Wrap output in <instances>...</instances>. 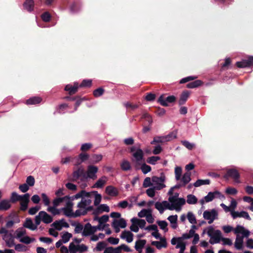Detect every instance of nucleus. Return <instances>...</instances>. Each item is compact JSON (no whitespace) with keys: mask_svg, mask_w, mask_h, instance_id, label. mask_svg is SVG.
Listing matches in <instances>:
<instances>
[{"mask_svg":"<svg viewBox=\"0 0 253 253\" xmlns=\"http://www.w3.org/2000/svg\"><path fill=\"white\" fill-rule=\"evenodd\" d=\"M236 65L239 68H246L253 65V56H249L247 59L237 62Z\"/></svg>","mask_w":253,"mask_h":253,"instance_id":"412c9836","label":"nucleus"},{"mask_svg":"<svg viewBox=\"0 0 253 253\" xmlns=\"http://www.w3.org/2000/svg\"><path fill=\"white\" fill-rule=\"evenodd\" d=\"M166 178L165 175H161L160 177H152V187L156 190H160L166 187L165 182Z\"/></svg>","mask_w":253,"mask_h":253,"instance_id":"9d476101","label":"nucleus"},{"mask_svg":"<svg viewBox=\"0 0 253 253\" xmlns=\"http://www.w3.org/2000/svg\"><path fill=\"white\" fill-rule=\"evenodd\" d=\"M41 196L44 205L45 206H49L50 204V200L46 194L45 193H42L41 194Z\"/></svg>","mask_w":253,"mask_h":253,"instance_id":"0e129e2a","label":"nucleus"},{"mask_svg":"<svg viewBox=\"0 0 253 253\" xmlns=\"http://www.w3.org/2000/svg\"><path fill=\"white\" fill-rule=\"evenodd\" d=\"M26 234V231L23 227L19 228L15 231V237L19 240L24 236Z\"/></svg>","mask_w":253,"mask_h":253,"instance_id":"e433bc0d","label":"nucleus"},{"mask_svg":"<svg viewBox=\"0 0 253 253\" xmlns=\"http://www.w3.org/2000/svg\"><path fill=\"white\" fill-rule=\"evenodd\" d=\"M158 224L162 229L165 232H167L168 230V229L167 228L168 226V223L166 221L162 220V221H159L158 222Z\"/></svg>","mask_w":253,"mask_h":253,"instance_id":"052dcab7","label":"nucleus"},{"mask_svg":"<svg viewBox=\"0 0 253 253\" xmlns=\"http://www.w3.org/2000/svg\"><path fill=\"white\" fill-rule=\"evenodd\" d=\"M225 192L228 195H235L237 193L238 191L235 188L229 187L226 189Z\"/></svg>","mask_w":253,"mask_h":253,"instance_id":"338daca9","label":"nucleus"},{"mask_svg":"<svg viewBox=\"0 0 253 253\" xmlns=\"http://www.w3.org/2000/svg\"><path fill=\"white\" fill-rule=\"evenodd\" d=\"M182 173V169L180 167H176L174 169L175 178L176 181H179L181 179Z\"/></svg>","mask_w":253,"mask_h":253,"instance_id":"49530a36","label":"nucleus"},{"mask_svg":"<svg viewBox=\"0 0 253 253\" xmlns=\"http://www.w3.org/2000/svg\"><path fill=\"white\" fill-rule=\"evenodd\" d=\"M232 216L233 218L237 217H243L248 220H251V218L249 213L245 211H232L231 212Z\"/></svg>","mask_w":253,"mask_h":253,"instance_id":"393cba45","label":"nucleus"},{"mask_svg":"<svg viewBox=\"0 0 253 253\" xmlns=\"http://www.w3.org/2000/svg\"><path fill=\"white\" fill-rule=\"evenodd\" d=\"M146 240H139L135 242L134 248L135 250L139 253H141L142 249L146 244Z\"/></svg>","mask_w":253,"mask_h":253,"instance_id":"72a5a7b5","label":"nucleus"},{"mask_svg":"<svg viewBox=\"0 0 253 253\" xmlns=\"http://www.w3.org/2000/svg\"><path fill=\"white\" fill-rule=\"evenodd\" d=\"M42 101V98L39 97H33L29 98L26 101L28 105H35L40 103Z\"/></svg>","mask_w":253,"mask_h":253,"instance_id":"ea45409f","label":"nucleus"},{"mask_svg":"<svg viewBox=\"0 0 253 253\" xmlns=\"http://www.w3.org/2000/svg\"><path fill=\"white\" fill-rule=\"evenodd\" d=\"M84 173V169H79L73 173V177L75 180L78 179Z\"/></svg>","mask_w":253,"mask_h":253,"instance_id":"4d7b16f0","label":"nucleus"},{"mask_svg":"<svg viewBox=\"0 0 253 253\" xmlns=\"http://www.w3.org/2000/svg\"><path fill=\"white\" fill-rule=\"evenodd\" d=\"M189 94L188 91H184L182 93L179 100V105H182L185 103L189 97Z\"/></svg>","mask_w":253,"mask_h":253,"instance_id":"58836bf2","label":"nucleus"},{"mask_svg":"<svg viewBox=\"0 0 253 253\" xmlns=\"http://www.w3.org/2000/svg\"><path fill=\"white\" fill-rule=\"evenodd\" d=\"M105 193L109 196L112 197H116L119 194L118 189L116 187L111 185L106 187Z\"/></svg>","mask_w":253,"mask_h":253,"instance_id":"c85d7f7f","label":"nucleus"},{"mask_svg":"<svg viewBox=\"0 0 253 253\" xmlns=\"http://www.w3.org/2000/svg\"><path fill=\"white\" fill-rule=\"evenodd\" d=\"M94 220H97L98 222L105 223L109 220V216L107 215H104L100 217H95Z\"/></svg>","mask_w":253,"mask_h":253,"instance_id":"69168bd1","label":"nucleus"},{"mask_svg":"<svg viewBox=\"0 0 253 253\" xmlns=\"http://www.w3.org/2000/svg\"><path fill=\"white\" fill-rule=\"evenodd\" d=\"M41 221L46 224L50 223L52 221V217L45 211H41L35 217V222L37 225H39Z\"/></svg>","mask_w":253,"mask_h":253,"instance_id":"1a4fd4ad","label":"nucleus"},{"mask_svg":"<svg viewBox=\"0 0 253 253\" xmlns=\"http://www.w3.org/2000/svg\"><path fill=\"white\" fill-rule=\"evenodd\" d=\"M109 224L99 222L97 226H92L89 223H87L84 226V230L88 235H90L91 233H95L97 231H102L106 227H109Z\"/></svg>","mask_w":253,"mask_h":253,"instance_id":"423d86ee","label":"nucleus"},{"mask_svg":"<svg viewBox=\"0 0 253 253\" xmlns=\"http://www.w3.org/2000/svg\"><path fill=\"white\" fill-rule=\"evenodd\" d=\"M143 186L145 188L151 186H152V178H151L149 177L145 178L143 181Z\"/></svg>","mask_w":253,"mask_h":253,"instance_id":"680f3d73","label":"nucleus"},{"mask_svg":"<svg viewBox=\"0 0 253 253\" xmlns=\"http://www.w3.org/2000/svg\"><path fill=\"white\" fill-rule=\"evenodd\" d=\"M175 101V97L173 95L169 96L165 98L163 96H161L159 98V102L164 106H168L169 104L174 102Z\"/></svg>","mask_w":253,"mask_h":253,"instance_id":"aec40b11","label":"nucleus"},{"mask_svg":"<svg viewBox=\"0 0 253 253\" xmlns=\"http://www.w3.org/2000/svg\"><path fill=\"white\" fill-rule=\"evenodd\" d=\"M177 218L178 216L176 214L170 215L168 217V220L170 222L173 229H176L177 227Z\"/></svg>","mask_w":253,"mask_h":253,"instance_id":"f704fd0d","label":"nucleus"},{"mask_svg":"<svg viewBox=\"0 0 253 253\" xmlns=\"http://www.w3.org/2000/svg\"><path fill=\"white\" fill-rule=\"evenodd\" d=\"M224 177H231L236 183H239L240 182L239 180L240 174L238 171L235 169H229L227 171V173Z\"/></svg>","mask_w":253,"mask_h":253,"instance_id":"a211bd4d","label":"nucleus"},{"mask_svg":"<svg viewBox=\"0 0 253 253\" xmlns=\"http://www.w3.org/2000/svg\"><path fill=\"white\" fill-rule=\"evenodd\" d=\"M203 217L209 224H211L214 220L217 219L218 212L214 209L206 210L203 213Z\"/></svg>","mask_w":253,"mask_h":253,"instance_id":"9b49d317","label":"nucleus"},{"mask_svg":"<svg viewBox=\"0 0 253 253\" xmlns=\"http://www.w3.org/2000/svg\"><path fill=\"white\" fill-rule=\"evenodd\" d=\"M96 193H97V191L86 192L85 190H82L76 194L72 196H70V197L71 200L74 201L75 200H77L79 198L83 199L84 197L90 198V196L96 194Z\"/></svg>","mask_w":253,"mask_h":253,"instance_id":"4468645a","label":"nucleus"},{"mask_svg":"<svg viewBox=\"0 0 253 253\" xmlns=\"http://www.w3.org/2000/svg\"><path fill=\"white\" fill-rule=\"evenodd\" d=\"M207 233L209 237H210L209 243L211 244L219 243L221 241V232L219 230H215L212 226H210L205 229L203 234Z\"/></svg>","mask_w":253,"mask_h":253,"instance_id":"7ed1b4c3","label":"nucleus"},{"mask_svg":"<svg viewBox=\"0 0 253 253\" xmlns=\"http://www.w3.org/2000/svg\"><path fill=\"white\" fill-rule=\"evenodd\" d=\"M73 208L63 207L61 208V214L69 217H77L75 211H73Z\"/></svg>","mask_w":253,"mask_h":253,"instance_id":"b1692460","label":"nucleus"},{"mask_svg":"<svg viewBox=\"0 0 253 253\" xmlns=\"http://www.w3.org/2000/svg\"><path fill=\"white\" fill-rule=\"evenodd\" d=\"M34 238H31L26 235L23 236L21 239L19 240V241L21 243H23L26 244H29L32 242L35 241Z\"/></svg>","mask_w":253,"mask_h":253,"instance_id":"3c124183","label":"nucleus"},{"mask_svg":"<svg viewBox=\"0 0 253 253\" xmlns=\"http://www.w3.org/2000/svg\"><path fill=\"white\" fill-rule=\"evenodd\" d=\"M155 208L162 214L166 210H170L169 202L167 201L157 202L155 204Z\"/></svg>","mask_w":253,"mask_h":253,"instance_id":"dca6fc26","label":"nucleus"},{"mask_svg":"<svg viewBox=\"0 0 253 253\" xmlns=\"http://www.w3.org/2000/svg\"><path fill=\"white\" fill-rule=\"evenodd\" d=\"M133 220L134 221V223H136L138 227L141 228H144L146 225V221L144 219H140L136 217H133Z\"/></svg>","mask_w":253,"mask_h":253,"instance_id":"5fc2aeb1","label":"nucleus"},{"mask_svg":"<svg viewBox=\"0 0 253 253\" xmlns=\"http://www.w3.org/2000/svg\"><path fill=\"white\" fill-rule=\"evenodd\" d=\"M38 225H37L36 223V224H34L31 218H27L23 224V226L24 227L28 228L31 230H35L37 229Z\"/></svg>","mask_w":253,"mask_h":253,"instance_id":"c756f323","label":"nucleus"},{"mask_svg":"<svg viewBox=\"0 0 253 253\" xmlns=\"http://www.w3.org/2000/svg\"><path fill=\"white\" fill-rule=\"evenodd\" d=\"M83 236L89 237V241L92 242H96L99 239H103L105 237V235L103 233H100L98 234H95V233H91L90 235H88L85 233V231L83 232Z\"/></svg>","mask_w":253,"mask_h":253,"instance_id":"5701e85b","label":"nucleus"},{"mask_svg":"<svg viewBox=\"0 0 253 253\" xmlns=\"http://www.w3.org/2000/svg\"><path fill=\"white\" fill-rule=\"evenodd\" d=\"M72 237V235L71 233L65 232L62 233L61 240L64 243H66L70 240Z\"/></svg>","mask_w":253,"mask_h":253,"instance_id":"8fccbe9b","label":"nucleus"},{"mask_svg":"<svg viewBox=\"0 0 253 253\" xmlns=\"http://www.w3.org/2000/svg\"><path fill=\"white\" fill-rule=\"evenodd\" d=\"M121 238L125 240L127 243H131L133 239V235L129 231H124L122 232L120 236Z\"/></svg>","mask_w":253,"mask_h":253,"instance_id":"a878e982","label":"nucleus"},{"mask_svg":"<svg viewBox=\"0 0 253 253\" xmlns=\"http://www.w3.org/2000/svg\"><path fill=\"white\" fill-rule=\"evenodd\" d=\"M181 184H179L181 186H185L191 181V173L189 172H185L180 179Z\"/></svg>","mask_w":253,"mask_h":253,"instance_id":"7c9ffc66","label":"nucleus"},{"mask_svg":"<svg viewBox=\"0 0 253 253\" xmlns=\"http://www.w3.org/2000/svg\"><path fill=\"white\" fill-rule=\"evenodd\" d=\"M141 169L144 174H146L151 170V168L149 165L143 163L141 165Z\"/></svg>","mask_w":253,"mask_h":253,"instance_id":"bf43d9fd","label":"nucleus"},{"mask_svg":"<svg viewBox=\"0 0 253 253\" xmlns=\"http://www.w3.org/2000/svg\"><path fill=\"white\" fill-rule=\"evenodd\" d=\"M182 144L189 150H192L195 147V144L184 140L181 141Z\"/></svg>","mask_w":253,"mask_h":253,"instance_id":"774afa93","label":"nucleus"},{"mask_svg":"<svg viewBox=\"0 0 253 253\" xmlns=\"http://www.w3.org/2000/svg\"><path fill=\"white\" fill-rule=\"evenodd\" d=\"M108 177L106 176H103L99 178L93 186V188H101L108 181Z\"/></svg>","mask_w":253,"mask_h":253,"instance_id":"bb28decb","label":"nucleus"},{"mask_svg":"<svg viewBox=\"0 0 253 253\" xmlns=\"http://www.w3.org/2000/svg\"><path fill=\"white\" fill-rule=\"evenodd\" d=\"M160 159L161 158L159 156H151L147 158V162L149 164L155 165Z\"/></svg>","mask_w":253,"mask_h":253,"instance_id":"a18cd8bd","label":"nucleus"},{"mask_svg":"<svg viewBox=\"0 0 253 253\" xmlns=\"http://www.w3.org/2000/svg\"><path fill=\"white\" fill-rule=\"evenodd\" d=\"M130 152L132 156V161L137 165H140L144 162V153L139 147L132 146L130 149Z\"/></svg>","mask_w":253,"mask_h":253,"instance_id":"20e7f679","label":"nucleus"},{"mask_svg":"<svg viewBox=\"0 0 253 253\" xmlns=\"http://www.w3.org/2000/svg\"><path fill=\"white\" fill-rule=\"evenodd\" d=\"M234 233L236 236L240 235L241 237H243V238H247L250 235V231L240 225H238L234 229Z\"/></svg>","mask_w":253,"mask_h":253,"instance_id":"ddd939ff","label":"nucleus"},{"mask_svg":"<svg viewBox=\"0 0 253 253\" xmlns=\"http://www.w3.org/2000/svg\"><path fill=\"white\" fill-rule=\"evenodd\" d=\"M121 166L122 169L125 171L129 170L131 168L130 163L127 160L123 161Z\"/></svg>","mask_w":253,"mask_h":253,"instance_id":"6e6d98bb","label":"nucleus"},{"mask_svg":"<svg viewBox=\"0 0 253 253\" xmlns=\"http://www.w3.org/2000/svg\"><path fill=\"white\" fill-rule=\"evenodd\" d=\"M30 194L26 193L22 195V198L20 200V210L25 211L27 209L28 205L30 201Z\"/></svg>","mask_w":253,"mask_h":253,"instance_id":"4be33fe9","label":"nucleus"},{"mask_svg":"<svg viewBox=\"0 0 253 253\" xmlns=\"http://www.w3.org/2000/svg\"><path fill=\"white\" fill-rule=\"evenodd\" d=\"M98 170L97 167L90 165L87 167V170L86 172L87 178L94 180L97 178L96 173Z\"/></svg>","mask_w":253,"mask_h":253,"instance_id":"f3484780","label":"nucleus"},{"mask_svg":"<svg viewBox=\"0 0 253 253\" xmlns=\"http://www.w3.org/2000/svg\"><path fill=\"white\" fill-rule=\"evenodd\" d=\"M96 193H97V191L86 192L85 190H82L76 194L72 196H70V197L71 200L74 201L75 200H77L79 198L83 199L84 197L90 198V196L96 194Z\"/></svg>","mask_w":253,"mask_h":253,"instance_id":"2eb2a0df","label":"nucleus"},{"mask_svg":"<svg viewBox=\"0 0 253 253\" xmlns=\"http://www.w3.org/2000/svg\"><path fill=\"white\" fill-rule=\"evenodd\" d=\"M63 203H65L64 207L73 208V206H74L73 201L72 200H71L70 196H64V200Z\"/></svg>","mask_w":253,"mask_h":253,"instance_id":"79ce46f5","label":"nucleus"},{"mask_svg":"<svg viewBox=\"0 0 253 253\" xmlns=\"http://www.w3.org/2000/svg\"><path fill=\"white\" fill-rule=\"evenodd\" d=\"M243 241L244 238L243 237H241V236H236L234 246L237 250H241L243 249Z\"/></svg>","mask_w":253,"mask_h":253,"instance_id":"473e14b6","label":"nucleus"},{"mask_svg":"<svg viewBox=\"0 0 253 253\" xmlns=\"http://www.w3.org/2000/svg\"><path fill=\"white\" fill-rule=\"evenodd\" d=\"M102 159V156L101 154H94L91 156V162L96 164L101 161Z\"/></svg>","mask_w":253,"mask_h":253,"instance_id":"603ef678","label":"nucleus"},{"mask_svg":"<svg viewBox=\"0 0 253 253\" xmlns=\"http://www.w3.org/2000/svg\"><path fill=\"white\" fill-rule=\"evenodd\" d=\"M215 198L222 200L225 199V196L217 190H215L213 192H210L207 196H205L200 200V203L201 205H203L206 203H209L212 201Z\"/></svg>","mask_w":253,"mask_h":253,"instance_id":"0eeeda50","label":"nucleus"},{"mask_svg":"<svg viewBox=\"0 0 253 253\" xmlns=\"http://www.w3.org/2000/svg\"><path fill=\"white\" fill-rule=\"evenodd\" d=\"M151 244L155 246L159 250L163 248H165L167 247V243L166 238H161L160 241H152Z\"/></svg>","mask_w":253,"mask_h":253,"instance_id":"cd10ccee","label":"nucleus"},{"mask_svg":"<svg viewBox=\"0 0 253 253\" xmlns=\"http://www.w3.org/2000/svg\"><path fill=\"white\" fill-rule=\"evenodd\" d=\"M187 218L190 223L192 224H196L197 223L196 217L192 212H188L187 214Z\"/></svg>","mask_w":253,"mask_h":253,"instance_id":"de8ad7c7","label":"nucleus"},{"mask_svg":"<svg viewBox=\"0 0 253 253\" xmlns=\"http://www.w3.org/2000/svg\"><path fill=\"white\" fill-rule=\"evenodd\" d=\"M52 227L58 231L62 230L63 228H68L69 224L64 219L56 221L52 224Z\"/></svg>","mask_w":253,"mask_h":253,"instance_id":"6ab92c4d","label":"nucleus"},{"mask_svg":"<svg viewBox=\"0 0 253 253\" xmlns=\"http://www.w3.org/2000/svg\"><path fill=\"white\" fill-rule=\"evenodd\" d=\"M210 183V180L209 179H198L193 184V185L195 187H198L203 185H208Z\"/></svg>","mask_w":253,"mask_h":253,"instance_id":"c03bdc74","label":"nucleus"},{"mask_svg":"<svg viewBox=\"0 0 253 253\" xmlns=\"http://www.w3.org/2000/svg\"><path fill=\"white\" fill-rule=\"evenodd\" d=\"M57 207L53 205L52 207L48 206L47 211L51 213L53 215H58L61 214V209H57Z\"/></svg>","mask_w":253,"mask_h":253,"instance_id":"37998d69","label":"nucleus"},{"mask_svg":"<svg viewBox=\"0 0 253 253\" xmlns=\"http://www.w3.org/2000/svg\"><path fill=\"white\" fill-rule=\"evenodd\" d=\"M22 198V195H19L16 192H13L11 193L10 201L14 203L20 201Z\"/></svg>","mask_w":253,"mask_h":253,"instance_id":"864d4df0","label":"nucleus"},{"mask_svg":"<svg viewBox=\"0 0 253 253\" xmlns=\"http://www.w3.org/2000/svg\"><path fill=\"white\" fill-rule=\"evenodd\" d=\"M78 87V84L75 83L73 85L71 84L67 85L65 87V90L68 91L70 94H73L77 92Z\"/></svg>","mask_w":253,"mask_h":253,"instance_id":"2f4dec72","label":"nucleus"},{"mask_svg":"<svg viewBox=\"0 0 253 253\" xmlns=\"http://www.w3.org/2000/svg\"><path fill=\"white\" fill-rule=\"evenodd\" d=\"M11 207L10 201L7 200H3L0 202V211H7Z\"/></svg>","mask_w":253,"mask_h":253,"instance_id":"c9c22d12","label":"nucleus"},{"mask_svg":"<svg viewBox=\"0 0 253 253\" xmlns=\"http://www.w3.org/2000/svg\"><path fill=\"white\" fill-rule=\"evenodd\" d=\"M0 234H2V240L7 247L11 248L15 245L14 237L5 227L2 226L0 228Z\"/></svg>","mask_w":253,"mask_h":253,"instance_id":"39448f33","label":"nucleus"},{"mask_svg":"<svg viewBox=\"0 0 253 253\" xmlns=\"http://www.w3.org/2000/svg\"><path fill=\"white\" fill-rule=\"evenodd\" d=\"M93 200H94V205L96 206H98L101 201V195L97 193L90 196V198L84 197L81 199V201L78 203L77 209L75 211V214L77 217L85 215L88 211L92 209L91 204Z\"/></svg>","mask_w":253,"mask_h":253,"instance_id":"f257e3e1","label":"nucleus"},{"mask_svg":"<svg viewBox=\"0 0 253 253\" xmlns=\"http://www.w3.org/2000/svg\"><path fill=\"white\" fill-rule=\"evenodd\" d=\"M34 2L33 0H27L23 4L24 7L28 11H32L33 9Z\"/></svg>","mask_w":253,"mask_h":253,"instance_id":"4c0bfd02","label":"nucleus"},{"mask_svg":"<svg viewBox=\"0 0 253 253\" xmlns=\"http://www.w3.org/2000/svg\"><path fill=\"white\" fill-rule=\"evenodd\" d=\"M202 84V82L200 80H196L192 83H190L187 84V87L189 88H193L197 87Z\"/></svg>","mask_w":253,"mask_h":253,"instance_id":"09e8293b","label":"nucleus"},{"mask_svg":"<svg viewBox=\"0 0 253 253\" xmlns=\"http://www.w3.org/2000/svg\"><path fill=\"white\" fill-rule=\"evenodd\" d=\"M112 225L116 233L120 231V228H125L126 226V221L124 218L114 219Z\"/></svg>","mask_w":253,"mask_h":253,"instance_id":"f8f14e48","label":"nucleus"},{"mask_svg":"<svg viewBox=\"0 0 253 253\" xmlns=\"http://www.w3.org/2000/svg\"><path fill=\"white\" fill-rule=\"evenodd\" d=\"M187 203L190 205H195L198 202L197 197L193 194H189L187 196Z\"/></svg>","mask_w":253,"mask_h":253,"instance_id":"a19ab883","label":"nucleus"},{"mask_svg":"<svg viewBox=\"0 0 253 253\" xmlns=\"http://www.w3.org/2000/svg\"><path fill=\"white\" fill-rule=\"evenodd\" d=\"M88 247L84 244H76L71 242L69 244V251L70 253H83L87 251Z\"/></svg>","mask_w":253,"mask_h":253,"instance_id":"6e6552de","label":"nucleus"},{"mask_svg":"<svg viewBox=\"0 0 253 253\" xmlns=\"http://www.w3.org/2000/svg\"><path fill=\"white\" fill-rule=\"evenodd\" d=\"M97 211L99 212H102L104 211L109 212L110 211V209L109 206H108L106 204H101L99 205L97 207Z\"/></svg>","mask_w":253,"mask_h":253,"instance_id":"13d9d810","label":"nucleus"},{"mask_svg":"<svg viewBox=\"0 0 253 253\" xmlns=\"http://www.w3.org/2000/svg\"><path fill=\"white\" fill-rule=\"evenodd\" d=\"M64 197L55 198L53 201V205L58 207L61 205V203H63Z\"/></svg>","mask_w":253,"mask_h":253,"instance_id":"e2e57ef3","label":"nucleus"},{"mask_svg":"<svg viewBox=\"0 0 253 253\" xmlns=\"http://www.w3.org/2000/svg\"><path fill=\"white\" fill-rule=\"evenodd\" d=\"M179 194L177 193L173 195L169 196L168 199L170 210H175L176 211H180L182 206L185 204V200L182 198H178Z\"/></svg>","mask_w":253,"mask_h":253,"instance_id":"f03ea898","label":"nucleus"}]
</instances>
